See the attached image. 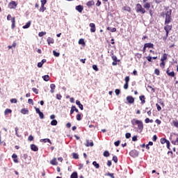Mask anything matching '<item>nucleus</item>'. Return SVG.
Here are the masks:
<instances>
[{"label": "nucleus", "mask_w": 178, "mask_h": 178, "mask_svg": "<svg viewBox=\"0 0 178 178\" xmlns=\"http://www.w3.org/2000/svg\"><path fill=\"white\" fill-rule=\"evenodd\" d=\"M131 124L133 126H138V133H141L143 130H144V124H143V121L139 120L133 119L131 120Z\"/></svg>", "instance_id": "nucleus-1"}, {"label": "nucleus", "mask_w": 178, "mask_h": 178, "mask_svg": "<svg viewBox=\"0 0 178 178\" xmlns=\"http://www.w3.org/2000/svg\"><path fill=\"white\" fill-rule=\"evenodd\" d=\"M172 22V10H169L165 13V24H169Z\"/></svg>", "instance_id": "nucleus-2"}, {"label": "nucleus", "mask_w": 178, "mask_h": 178, "mask_svg": "<svg viewBox=\"0 0 178 178\" xmlns=\"http://www.w3.org/2000/svg\"><path fill=\"white\" fill-rule=\"evenodd\" d=\"M135 10L137 13H141L142 15H144V13L146 12L145 8H144L140 3L136 4Z\"/></svg>", "instance_id": "nucleus-3"}, {"label": "nucleus", "mask_w": 178, "mask_h": 178, "mask_svg": "<svg viewBox=\"0 0 178 178\" xmlns=\"http://www.w3.org/2000/svg\"><path fill=\"white\" fill-rule=\"evenodd\" d=\"M164 30L165 31V39L168 38V37L169 36V31H170V30H172V25H166L164 27Z\"/></svg>", "instance_id": "nucleus-4"}, {"label": "nucleus", "mask_w": 178, "mask_h": 178, "mask_svg": "<svg viewBox=\"0 0 178 178\" xmlns=\"http://www.w3.org/2000/svg\"><path fill=\"white\" fill-rule=\"evenodd\" d=\"M129 155L133 158H137L138 156V152L137 150H132L129 152Z\"/></svg>", "instance_id": "nucleus-5"}, {"label": "nucleus", "mask_w": 178, "mask_h": 178, "mask_svg": "<svg viewBox=\"0 0 178 178\" xmlns=\"http://www.w3.org/2000/svg\"><path fill=\"white\" fill-rule=\"evenodd\" d=\"M16 6H17V3H16V1H11L8 4V8L10 9H14L15 8H16Z\"/></svg>", "instance_id": "nucleus-6"}, {"label": "nucleus", "mask_w": 178, "mask_h": 178, "mask_svg": "<svg viewBox=\"0 0 178 178\" xmlns=\"http://www.w3.org/2000/svg\"><path fill=\"white\" fill-rule=\"evenodd\" d=\"M74 112H76V113H79V109L75 107V106H72L70 110V115H73Z\"/></svg>", "instance_id": "nucleus-7"}, {"label": "nucleus", "mask_w": 178, "mask_h": 178, "mask_svg": "<svg viewBox=\"0 0 178 178\" xmlns=\"http://www.w3.org/2000/svg\"><path fill=\"white\" fill-rule=\"evenodd\" d=\"M127 101L129 102V104H134V99L131 96H127Z\"/></svg>", "instance_id": "nucleus-8"}, {"label": "nucleus", "mask_w": 178, "mask_h": 178, "mask_svg": "<svg viewBox=\"0 0 178 178\" xmlns=\"http://www.w3.org/2000/svg\"><path fill=\"white\" fill-rule=\"evenodd\" d=\"M89 26H90V27L91 28V29H90V32H91V33H95V30H96V29H95V24H94V23H90V24H89Z\"/></svg>", "instance_id": "nucleus-9"}, {"label": "nucleus", "mask_w": 178, "mask_h": 178, "mask_svg": "<svg viewBox=\"0 0 178 178\" xmlns=\"http://www.w3.org/2000/svg\"><path fill=\"white\" fill-rule=\"evenodd\" d=\"M83 6H81V5L76 6V10L79 12V13H81V12H83Z\"/></svg>", "instance_id": "nucleus-10"}, {"label": "nucleus", "mask_w": 178, "mask_h": 178, "mask_svg": "<svg viewBox=\"0 0 178 178\" xmlns=\"http://www.w3.org/2000/svg\"><path fill=\"white\" fill-rule=\"evenodd\" d=\"M47 41L48 45H51V44H54V42H55V40L52 38H48Z\"/></svg>", "instance_id": "nucleus-11"}, {"label": "nucleus", "mask_w": 178, "mask_h": 178, "mask_svg": "<svg viewBox=\"0 0 178 178\" xmlns=\"http://www.w3.org/2000/svg\"><path fill=\"white\" fill-rule=\"evenodd\" d=\"M76 104L78 105L79 108H80L81 111H83V104H81V103L80 102V101L76 100Z\"/></svg>", "instance_id": "nucleus-12"}, {"label": "nucleus", "mask_w": 178, "mask_h": 178, "mask_svg": "<svg viewBox=\"0 0 178 178\" xmlns=\"http://www.w3.org/2000/svg\"><path fill=\"white\" fill-rule=\"evenodd\" d=\"M86 147H94V143L92 141L90 142L88 140H86Z\"/></svg>", "instance_id": "nucleus-13"}, {"label": "nucleus", "mask_w": 178, "mask_h": 178, "mask_svg": "<svg viewBox=\"0 0 178 178\" xmlns=\"http://www.w3.org/2000/svg\"><path fill=\"white\" fill-rule=\"evenodd\" d=\"M21 113H22V115H29V109H27V108H22L21 110Z\"/></svg>", "instance_id": "nucleus-14"}, {"label": "nucleus", "mask_w": 178, "mask_h": 178, "mask_svg": "<svg viewBox=\"0 0 178 178\" xmlns=\"http://www.w3.org/2000/svg\"><path fill=\"white\" fill-rule=\"evenodd\" d=\"M143 8L144 9H147V10L149 9V8H151V4L149 3H145L144 5H143Z\"/></svg>", "instance_id": "nucleus-15"}, {"label": "nucleus", "mask_w": 178, "mask_h": 178, "mask_svg": "<svg viewBox=\"0 0 178 178\" xmlns=\"http://www.w3.org/2000/svg\"><path fill=\"white\" fill-rule=\"evenodd\" d=\"M31 149H32V151H38V147H37L35 145H31Z\"/></svg>", "instance_id": "nucleus-16"}, {"label": "nucleus", "mask_w": 178, "mask_h": 178, "mask_svg": "<svg viewBox=\"0 0 178 178\" xmlns=\"http://www.w3.org/2000/svg\"><path fill=\"white\" fill-rule=\"evenodd\" d=\"M145 48H154V44L152 43H145Z\"/></svg>", "instance_id": "nucleus-17"}, {"label": "nucleus", "mask_w": 178, "mask_h": 178, "mask_svg": "<svg viewBox=\"0 0 178 178\" xmlns=\"http://www.w3.org/2000/svg\"><path fill=\"white\" fill-rule=\"evenodd\" d=\"M40 143H49V144H52L51 140L49 138L41 139Z\"/></svg>", "instance_id": "nucleus-18"}, {"label": "nucleus", "mask_w": 178, "mask_h": 178, "mask_svg": "<svg viewBox=\"0 0 178 178\" xmlns=\"http://www.w3.org/2000/svg\"><path fill=\"white\" fill-rule=\"evenodd\" d=\"M51 165H58V161H56V158L53 159L51 161H50Z\"/></svg>", "instance_id": "nucleus-19"}, {"label": "nucleus", "mask_w": 178, "mask_h": 178, "mask_svg": "<svg viewBox=\"0 0 178 178\" xmlns=\"http://www.w3.org/2000/svg\"><path fill=\"white\" fill-rule=\"evenodd\" d=\"M30 26H31V21H29L26 25L23 26L22 28L23 29H29V27H30Z\"/></svg>", "instance_id": "nucleus-20"}, {"label": "nucleus", "mask_w": 178, "mask_h": 178, "mask_svg": "<svg viewBox=\"0 0 178 178\" xmlns=\"http://www.w3.org/2000/svg\"><path fill=\"white\" fill-rule=\"evenodd\" d=\"M166 73H167V74H168V76H170V77H175V72H169V70H168L166 71Z\"/></svg>", "instance_id": "nucleus-21"}, {"label": "nucleus", "mask_w": 178, "mask_h": 178, "mask_svg": "<svg viewBox=\"0 0 178 178\" xmlns=\"http://www.w3.org/2000/svg\"><path fill=\"white\" fill-rule=\"evenodd\" d=\"M11 22H12L11 29H15V24L16 23L15 17L11 18Z\"/></svg>", "instance_id": "nucleus-22"}, {"label": "nucleus", "mask_w": 178, "mask_h": 178, "mask_svg": "<svg viewBox=\"0 0 178 178\" xmlns=\"http://www.w3.org/2000/svg\"><path fill=\"white\" fill-rule=\"evenodd\" d=\"M42 79L44 81H49V75L42 76Z\"/></svg>", "instance_id": "nucleus-23"}, {"label": "nucleus", "mask_w": 178, "mask_h": 178, "mask_svg": "<svg viewBox=\"0 0 178 178\" xmlns=\"http://www.w3.org/2000/svg\"><path fill=\"white\" fill-rule=\"evenodd\" d=\"M139 98L142 104H145V97L144 95L140 96Z\"/></svg>", "instance_id": "nucleus-24"}, {"label": "nucleus", "mask_w": 178, "mask_h": 178, "mask_svg": "<svg viewBox=\"0 0 178 178\" xmlns=\"http://www.w3.org/2000/svg\"><path fill=\"white\" fill-rule=\"evenodd\" d=\"M95 3L94 2V1H89L87 2L86 5L87 6H92V5H94Z\"/></svg>", "instance_id": "nucleus-25"}, {"label": "nucleus", "mask_w": 178, "mask_h": 178, "mask_svg": "<svg viewBox=\"0 0 178 178\" xmlns=\"http://www.w3.org/2000/svg\"><path fill=\"white\" fill-rule=\"evenodd\" d=\"M168 59V55L166 54H164L163 57L161 58V62H164V60H166Z\"/></svg>", "instance_id": "nucleus-26"}, {"label": "nucleus", "mask_w": 178, "mask_h": 178, "mask_svg": "<svg viewBox=\"0 0 178 178\" xmlns=\"http://www.w3.org/2000/svg\"><path fill=\"white\" fill-rule=\"evenodd\" d=\"M92 165L95 166V168H96V169H99V164H98L97 161H93Z\"/></svg>", "instance_id": "nucleus-27"}, {"label": "nucleus", "mask_w": 178, "mask_h": 178, "mask_svg": "<svg viewBox=\"0 0 178 178\" xmlns=\"http://www.w3.org/2000/svg\"><path fill=\"white\" fill-rule=\"evenodd\" d=\"M70 178H78L77 172H74L71 175Z\"/></svg>", "instance_id": "nucleus-28"}, {"label": "nucleus", "mask_w": 178, "mask_h": 178, "mask_svg": "<svg viewBox=\"0 0 178 178\" xmlns=\"http://www.w3.org/2000/svg\"><path fill=\"white\" fill-rule=\"evenodd\" d=\"M79 44L80 45H86V42H84V39L81 38L79 40Z\"/></svg>", "instance_id": "nucleus-29"}, {"label": "nucleus", "mask_w": 178, "mask_h": 178, "mask_svg": "<svg viewBox=\"0 0 178 178\" xmlns=\"http://www.w3.org/2000/svg\"><path fill=\"white\" fill-rule=\"evenodd\" d=\"M107 30H108V31H111V33H115L116 31V28H111V27H108Z\"/></svg>", "instance_id": "nucleus-30"}, {"label": "nucleus", "mask_w": 178, "mask_h": 178, "mask_svg": "<svg viewBox=\"0 0 178 178\" xmlns=\"http://www.w3.org/2000/svg\"><path fill=\"white\" fill-rule=\"evenodd\" d=\"M56 124H58V121L56 120H53L51 122V126H56Z\"/></svg>", "instance_id": "nucleus-31"}, {"label": "nucleus", "mask_w": 178, "mask_h": 178, "mask_svg": "<svg viewBox=\"0 0 178 178\" xmlns=\"http://www.w3.org/2000/svg\"><path fill=\"white\" fill-rule=\"evenodd\" d=\"M168 140H166V138H162L161 139V144H166L167 143H168Z\"/></svg>", "instance_id": "nucleus-32"}, {"label": "nucleus", "mask_w": 178, "mask_h": 178, "mask_svg": "<svg viewBox=\"0 0 178 178\" xmlns=\"http://www.w3.org/2000/svg\"><path fill=\"white\" fill-rule=\"evenodd\" d=\"M8 113H12V110L7 108L4 111V115H8Z\"/></svg>", "instance_id": "nucleus-33"}, {"label": "nucleus", "mask_w": 178, "mask_h": 178, "mask_svg": "<svg viewBox=\"0 0 178 178\" xmlns=\"http://www.w3.org/2000/svg\"><path fill=\"white\" fill-rule=\"evenodd\" d=\"M123 10H126L127 12H131V8L130 7H129V6H124V7L123 8Z\"/></svg>", "instance_id": "nucleus-34"}, {"label": "nucleus", "mask_w": 178, "mask_h": 178, "mask_svg": "<svg viewBox=\"0 0 178 178\" xmlns=\"http://www.w3.org/2000/svg\"><path fill=\"white\" fill-rule=\"evenodd\" d=\"M53 54L56 57H59V56L60 55V54L59 52H56V51L54 50L53 51Z\"/></svg>", "instance_id": "nucleus-35"}, {"label": "nucleus", "mask_w": 178, "mask_h": 178, "mask_svg": "<svg viewBox=\"0 0 178 178\" xmlns=\"http://www.w3.org/2000/svg\"><path fill=\"white\" fill-rule=\"evenodd\" d=\"M113 60H114V62H119V60H118V57H116V56L113 55V54H112L111 56Z\"/></svg>", "instance_id": "nucleus-36"}, {"label": "nucleus", "mask_w": 178, "mask_h": 178, "mask_svg": "<svg viewBox=\"0 0 178 178\" xmlns=\"http://www.w3.org/2000/svg\"><path fill=\"white\" fill-rule=\"evenodd\" d=\"M74 159H79V154L77 153H72Z\"/></svg>", "instance_id": "nucleus-37"}, {"label": "nucleus", "mask_w": 178, "mask_h": 178, "mask_svg": "<svg viewBox=\"0 0 178 178\" xmlns=\"http://www.w3.org/2000/svg\"><path fill=\"white\" fill-rule=\"evenodd\" d=\"M135 56H136V58H138V59H141L143 55L140 53H137L135 54Z\"/></svg>", "instance_id": "nucleus-38"}, {"label": "nucleus", "mask_w": 178, "mask_h": 178, "mask_svg": "<svg viewBox=\"0 0 178 178\" xmlns=\"http://www.w3.org/2000/svg\"><path fill=\"white\" fill-rule=\"evenodd\" d=\"M103 155H104V156H106V158H108V156H109V155H110L109 152L105 151V152L103 153Z\"/></svg>", "instance_id": "nucleus-39"}, {"label": "nucleus", "mask_w": 178, "mask_h": 178, "mask_svg": "<svg viewBox=\"0 0 178 178\" xmlns=\"http://www.w3.org/2000/svg\"><path fill=\"white\" fill-rule=\"evenodd\" d=\"M172 144L174 145H178V138H176V140H172Z\"/></svg>", "instance_id": "nucleus-40"}, {"label": "nucleus", "mask_w": 178, "mask_h": 178, "mask_svg": "<svg viewBox=\"0 0 178 178\" xmlns=\"http://www.w3.org/2000/svg\"><path fill=\"white\" fill-rule=\"evenodd\" d=\"M47 34V32H40L38 33L39 37H44Z\"/></svg>", "instance_id": "nucleus-41"}, {"label": "nucleus", "mask_w": 178, "mask_h": 178, "mask_svg": "<svg viewBox=\"0 0 178 178\" xmlns=\"http://www.w3.org/2000/svg\"><path fill=\"white\" fill-rule=\"evenodd\" d=\"M46 8L44 6H41L40 8V12H44L46 10Z\"/></svg>", "instance_id": "nucleus-42"}, {"label": "nucleus", "mask_w": 178, "mask_h": 178, "mask_svg": "<svg viewBox=\"0 0 178 178\" xmlns=\"http://www.w3.org/2000/svg\"><path fill=\"white\" fill-rule=\"evenodd\" d=\"M10 101L11 104H17V99H11Z\"/></svg>", "instance_id": "nucleus-43"}, {"label": "nucleus", "mask_w": 178, "mask_h": 178, "mask_svg": "<svg viewBox=\"0 0 178 178\" xmlns=\"http://www.w3.org/2000/svg\"><path fill=\"white\" fill-rule=\"evenodd\" d=\"M76 120H78V121L81 120V114L76 115Z\"/></svg>", "instance_id": "nucleus-44"}, {"label": "nucleus", "mask_w": 178, "mask_h": 178, "mask_svg": "<svg viewBox=\"0 0 178 178\" xmlns=\"http://www.w3.org/2000/svg\"><path fill=\"white\" fill-rule=\"evenodd\" d=\"M113 161L115 162V163H118V156H113Z\"/></svg>", "instance_id": "nucleus-45"}, {"label": "nucleus", "mask_w": 178, "mask_h": 178, "mask_svg": "<svg viewBox=\"0 0 178 178\" xmlns=\"http://www.w3.org/2000/svg\"><path fill=\"white\" fill-rule=\"evenodd\" d=\"M93 70H95V72H98V67L96 65H92Z\"/></svg>", "instance_id": "nucleus-46"}, {"label": "nucleus", "mask_w": 178, "mask_h": 178, "mask_svg": "<svg viewBox=\"0 0 178 178\" xmlns=\"http://www.w3.org/2000/svg\"><path fill=\"white\" fill-rule=\"evenodd\" d=\"M38 115H39L40 119H44V113H43L42 112L40 111V112L38 113Z\"/></svg>", "instance_id": "nucleus-47"}, {"label": "nucleus", "mask_w": 178, "mask_h": 178, "mask_svg": "<svg viewBox=\"0 0 178 178\" xmlns=\"http://www.w3.org/2000/svg\"><path fill=\"white\" fill-rule=\"evenodd\" d=\"M50 88H51V90H55V88H56V86H55V84L51 83L50 85Z\"/></svg>", "instance_id": "nucleus-48"}, {"label": "nucleus", "mask_w": 178, "mask_h": 178, "mask_svg": "<svg viewBox=\"0 0 178 178\" xmlns=\"http://www.w3.org/2000/svg\"><path fill=\"white\" fill-rule=\"evenodd\" d=\"M120 145V140H118L114 143V145H115V147H119Z\"/></svg>", "instance_id": "nucleus-49"}, {"label": "nucleus", "mask_w": 178, "mask_h": 178, "mask_svg": "<svg viewBox=\"0 0 178 178\" xmlns=\"http://www.w3.org/2000/svg\"><path fill=\"white\" fill-rule=\"evenodd\" d=\"M146 59H147L148 62H152V56H147Z\"/></svg>", "instance_id": "nucleus-50"}, {"label": "nucleus", "mask_w": 178, "mask_h": 178, "mask_svg": "<svg viewBox=\"0 0 178 178\" xmlns=\"http://www.w3.org/2000/svg\"><path fill=\"white\" fill-rule=\"evenodd\" d=\"M124 81H125V83H129V81H130V77L126 76Z\"/></svg>", "instance_id": "nucleus-51"}, {"label": "nucleus", "mask_w": 178, "mask_h": 178, "mask_svg": "<svg viewBox=\"0 0 178 178\" xmlns=\"http://www.w3.org/2000/svg\"><path fill=\"white\" fill-rule=\"evenodd\" d=\"M32 90L33 91V92H35V94H38V89L33 88Z\"/></svg>", "instance_id": "nucleus-52"}, {"label": "nucleus", "mask_w": 178, "mask_h": 178, "mask_svg": "<svg viewBox=\"0 0 178 178\" xmlns=\"http://www.w3.org/2000/svg\"><path fill=\"white\" fill-rule=\"evenodd\" d=\"M125 137H126V138H130V137H131V134H130V133H127V134H125Z\"/></svg>", "instance_id": "nucleus-53"}, {"label": "nucleus", "mask_w": 178, "mask_h": 178, "mask_svg": "<svg viewBox=\"0 0 178 178\" xmlns=\"http://www.w3.org/2000/svg\"><path fill=\"white\" fill-rule=\"evenodd\" d=\"M107 176H109L111 178H115L113 173L108 172V173H107Z\"/></svg>", "instance_id": "nucleus-54"}, {"label": "nucleus", "mask_w": 178, "mask_h": 178, "mask_svg": "<svg viewBox=\"0 0 178 178\" xmlns=\"http://www.w3.org/2000/svg\"><path fill=\"white\" fill-rule=\"evenodd\" d=\"M29 141H33L34 140V137L33 136H29L28 138Z\"/></svg>", "instance_id": "nucleus-55"}, {"label": "nucleus", "mask_w": 178, "mask_h": 178, "mask_svg": "<svg viewBox=\"0 0 178 178\" xmlns=\"http://www.w3.org/2000/svg\"><path fill=\"white\" fill-rule=\"evenodd\" d=\"M172 123L175 127H178V121H173Z\"/></svg>", "instance_id": "nucleus-56"}, {"label": "nucleus", "mask_w": 178, "mask_h": 178, "mask_svg": "<svg viewBox=\"0 0 178 178\" xmlns=\"http://www.w3.org/2000/svg\"><path fill=\"white\" fill-rule=\"evenodd\" d=\"M165 144H167V148L168 149H170V142H169L168 140Z\"/></svg>", "instance_id": "nucleus-57"}, {"label": "nucleus", "mask_w": 178, "mask_h": 178, "mask_svg": "<svg viewBox=\"0 0 178 178\" xmlns=\"http://www.w3.org/2000/svg\"><path fill=\"white\" fill-rule=\"evenodd\" d=\"M115 92L116 95H119V94H120V90L116 89V90H115Z\"/></svg>", "instance_id": "nucleus-58"}, {"label": "nucleus", "mask_w": 178, "mask_h": 178, "mask_svg": "<svg viewBox=\"0 0 178 178\" xmlns=\"http://www.w3.org/2000/svg\"><path fill=\"white\" fill-rule=\"evenodd\" d=\"M156 106L157 108V111H161L162 109V108L161 107V106H159V104H156Z\"/></svg>", "instance_id": "nucleus-59"}, {"label": "nucleus", "mask_w": 178, "mask_h": 178, "mask_svg": "<svg viewBox=\"0 0 178 178\" xmlns=\"http://www.w3.org/2000/svg\"><path fill=\"white\" fill-rule=\"evenodd\" d=\"M154 73H155V74H156L157 76H159V70L156 69V70H154Z\"/></svg>", "instance_id": "nucleus-60"}, {"label": "nucleus", "mask_w": 178, "mask_h": 178, "mask_svg": "<svg viewBox=\"0 0 178 178\" xmlns=\"http://www.w3.org/2000/svg\"><path fill=\"white\" fill-rule=\"evenodd\" d=\"M45 3H47V0H42L41 1V6H43L45 5Z\"/></svg>", "instance_id": "nucleus-61"}, {"label": "nucleus", "mask_w": 178, "mask_h": 178, "mask_svg": "<svg viewBox=\"0 0 178 178\" xmlns=\"http://www.w3.org/2000/svg\"><path fill=\"white\" fill-rule=\"evenodd\" d=\"M156 140H158V137L156 136V135H154L152 138V140L155 142L156 141Z\"/></svg>", "instance_id": "nucleus-62"}, {"label": "nucleus", "mask_w": 178, "mask_h": 178, "mask_svg": "<svg viewBox=\"0 0 178 178\" xmlns=\"http://www.w3.org/2000/svg\"><path fill=\"white\" fill-rule=\"evenodd\" d=\"M42 65H44L42 62L38 63V67H42Z\"/></svg>", "instance_id": "nucleus-63"}, {"label": "nucleus", "mask_w": 178, "mask_h": 178, "mask_svg": "<svg viewBox=\"0 0 178 178\" xmlns=\"http://www.w3.org/2000/svg\"><path fill=\"white\" fill-rule=\"evenodd\" d=\"M155 123H157V124H161V122L160 120L157 119V120H155Z\"/></svg>", "instance_id": "nucleus-64"}]
</instances>
